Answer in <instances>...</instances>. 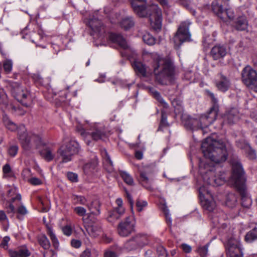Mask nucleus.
<instances>
[{
	"instance_id": "nucleus-56",
	"label": "nucleus",
	"mask_w": 257,
	"mask_h": 257,
	"mask_svg": "<svg viewBox=\"0 0 257 257\" xmlns=\"http://www.w3.org/2000/svg\"><path fill=\"white\" fill-rule=\"evenodd\" d=\"M10 240V238L9 236H5L3 239L1 243V246L4 249H8V242Z\"/></svg>"
},
{
	"instance_id": "nucleus-44",
	"label": "nucleus",
	"mask_w": 257,
	"mask_h": 257,
	"mask_svg": "<svg viewBox=\"0 0 257 257\" xmlns=\"http://www.w3.org/2000/svg\"><path fill=\"white\" fill-rule=\"evenodd\" d=\"M208 244H206L203 246L199 247L197 252L201 257H206L208 252Z\"/></svg>"
},
{
	"instance_id": "nucleus-14",
	"label": "nucleus",
	"mask_w": 257,
	"mask_h": 257,
	"mask_svg": "<svg viewBox=\"0 0 257 257\" xmlns=\"http://www.w3.org/2000/svg\"><path fill=\"white\" fill-rule=\"evenodd\" d=\"M212 9L213 12L223 20L225 21L227 18L229 20H232L234 17L233 10L230 8L224 9L217 0L212 2Z\"/></svg>"
},
{
	"instance_id": "nucleus-25",
	"label": "nucleus",
	"mask_w": 257,
	"mask_h": 257,
	"mask_svg": "<svg viewBox=\"0 0 257 257\" xmlns=\"http://www.w3.org/2000/svg\"><path fill=\"white\" fill-rule=\"evenodd\" d=\"M86 229L88 233L94 238L97 237L102 231L101 225L97 223L87 225Z\"/></svg>"
},
{
	"instance_id": "nucleus-1",
	"label": "nucleus",
	"mask_w": 257,
	"mask_h": 257,
	"mask_svg": "<svg viewBox=\"0 0 257 257\" xmlns=\"http://www.w3.org/2000/svg\"><path fill=\"white\" fill-rule=\"evenodd\" d=\"M3 122L5 127L10 131H17L18 139L24 149L29 150L33 148L37 149L44 145L39 135L32 132L27 133L24 125L18 126L6 114L3 115Z\"/></svg>"
},
{
	"instance_id": "nucleus-15",
	"label": "nucleus",
	"mask_w": 257,
	"mask_h": 257,
	"mask_svg": "<svg viewBox=\"0 0 257 257\" xmlns=\"http://www.w3.org/2000/svg\"><path fill=\"white\" fill-rule=\"evenodd\" d=\"M109 39L112 43L117 44L121 48L126 51L121 52L122 56L129 57L131 52L133 53V55H136L135 52L133 51L127 44L125 40L120 34L111 33L109 36Z\"/></svg>"
},
{
	"instance_id": "nucleus-30",
	"label": "nucleus",
	"mask_w": 257,
	"mask_h": 257,
	"mask_svg": "<svg viewBox=\"0 0 257 257\" xmlns=\"http://www.w3.org/2000/svg\"><path fill=\"white\" fill-rule=\"evenodd\" d=\"M41 156L47 161L52 160L54 157V150L50 147H46L40 151Z\"/></svg>"
},
{
	"instance_id": "nucleus-46",
	"label": "nucleus",
	"mask_w": 257,
	"mask_h": 257,
	"mask_svg": "<svg viewBox=\"0 0 257 257\" xmlns=\"http://www.w3.org/2000/svg\"><path fill=\"white\" fill-rule=\"evenodd\" d=\"M12 113H15L17 115H23L24 114V111L22 110L20 107H17L14 106L13 104H10V109Z\"/></svg>"
},
{
	"instance_id": "nucleus-7",
	"label": "nucleus",
	"mask_w": 257,
	"mask_h": 257,
	"mask_svg": "<svg viewBox=\"0 0 257 257\" xmlns=\"http://www.w3.org/2000/svg\"><path fill=\"white\" fill-rule=\"evenodd\" d=\"M213 167H211L207 163L201 162L199 164V172L208 185L212 186L221 185L225 181L224 178H216L214 176Z\"/></svg>"
},
{
	"instance_id": "nucleus-59",
	"label": "nucleus",
	"mask_w": 257,
	"mask_h": 257,
	"mask_svg": "<svg viewBox=\"0 0 257 257\" xmlns=\"http://www.w3.org/2000/svg\"><path fill=\"white\" fill-rule=\"evenodd\" d=\"M168 124L167 122L166 117L165 116L164 112H162V118L160 125V128L162 127L168 126Z\"/></svg>"
},
{
	"instance_id": "nucleus-35",
	"label": "nucleus",
	"mask_w": 257,
	"mask_h": 257,
	"mask_svg": "<svg viewBox=\"0 0 257 257\" xmlns=\"http://www.w3.org/2000/svg\"><path fill=\"white\" fill-rule=\"evenodd\" d=\"M135 166L137 169L136 175L139 177L140 181L144 182L145 181V166L143 164L141 165L135 164Z\"/></svg>"
},
{
	"instance_id": "nucleus-34",
	"label": "nucleus",
	"mask_w": 257,
	"mask_h": 257,
	"mask_svg": "<svg viewBox=\"0 0 257 257\" xmlns=\"http://www.w3.org/2000/svg\"><path fill=\"white\" fill-rule=\"evenodd\" d=\"M0 104L5 108L10 109V104L7 95L3 88H0Z\"/></svg>"
},
{
	"instance_id": "nucleus-64",
	"label": "nucleus",
	"mask_w": 257,
	"mask_h": 257,
	"mask_svg": "<svg viewBox=\"0 0 257 257\" xmlns=\"http://www.w3.org/2000/svg\"><path fill=\"white\" fill-rule=\"evenodd\" d=\"M104 257H117L116 253L111 250H107L104 253Z\"/></svg>"
},
{
	"instance_id": "nucleus-33",
	"label": "nucleus",
	"mask_w": 257,
	"mask_h": 257,
	"mask_svg": "<svg viewBox=\"0 0 257 257\" xmlns=\"http://www.w3.org/2000/svg\"><path fill=\"white\" fill-rule=\"evenodd\" d=\"M244 240L247 243H251L257 240V227H254L247 232L245 236Z\"/></svg>"
},
{
	"instance_id": "nucleus-10",
	"label": "nucleus",
	"mask_w": 257,
	"mask_h": 257,
	"mask_svg": "<svg viewBox=\"0 0 257 257\" xmlns=\"http://www.w3.org/2000/svg\"><path fill=\"white\" fill-rule=\"evenodd\" d=\"M190 23L188 21L182 22L179 25L178 30L174 37L175 45L179 47L183 43L189 41L191 34L189 31Z\"/></svg>"
},
{
	"instance_id": "nucleus-58",
	"label": "nucleus",
	"mask_w": 257,
	"mask_h": 257,
	"mask_svg": "<svg viewBox=\"0 0 257 257\" xmlns=\"http://www.w3.org/2000/svg\"><path fill=\"white\" fill-rule=\"evenodd\" d=\"M63 233L67 236H69L72 233V228L70 226L66 225L62 228Z\"/></svg>"
},
{
	"instance_id": "nucleus-63",
	"label": "nucleus",
	"mask_w": 257,
	"mask_h": 257,
	"mask_svg": "<svg viewBox=\"0 0 257 257\" xmlns=\"http://www.w3.org/2000/svg\"><path fill=\"white\" fill-rule=\"evenodd\" d=\"M91 250L89 248H86L81 254L80 257H91Z\"/></svg>"
},
{
	"instance_id": "nucleus-49",
	"label": "nucleus",
	"mask_w": 257,
	"mask_h": 257,
	"mask_svg": "<svg viewBox=\"0 0 257 257\" xmlns=\"http://www.w3.org/2000/svg\"><path fill=\"white\" fill-rule=\"evenodd\" d=\"M158 257H167L168 254L165 248L162 246H159L157 248Z\"/></svg>"
},
{
	"instance_id": "nucleus-9",
	"label": "nucleus",
	"mask_w": 257,
	"mask_h": 257,
	"mask_svg": "<svg viewBox=\"0 0 257 257\" xmlns=\"http://www.w3.org/2000/svg\"><path fill=\"white\" fill-rule=\"evenodd\" d=\"M79 151V144L75 141H70L66 146H61L57 151L60 155L62 162L67 163L72 160V157Z\"/></svg>"
},
{
	"instance_id": "nucleus-29",
	"label": "nucleus",
	"mask_w": 257,
	"mask_h": 257,
	"mask_svg": "<svg viewBox=\"0 0 257 257\" xmlns=\"http://www.w3.org/2000/svg\"><path fill=\"white\" fill-rule=\"evenodd\" d=\"M101 154L103 157V164L105 169L108 172H111L113 170V163L108 153L106 150L104 149L102 151Z\"/></svg>"
},
{
	"instance_id": "nucleus-19",
	"label": "nucleus",
	"mask_w": 257,
	"mask_h": 257,
	"mask_svg": "<svg viewBox=\"0 0 257 257\" xmlns=\"http://www.w3.org/2000/svg\"><path fill=\"white\" fill-rule=\"evenodd\" d=\"M88 24L92 31V35H94L95 34H101L104 32L103 25L101 22L94 16L89 19Z\"/></svg>"
},
{
	"instance_id": "nucleus-40",
	"label": "nucleus",
	"mask_w": 257,
	"mask_h": 257,
	"mask_svg": "<svg viewBox=\"0 0 257 257\" xmlns=\"http://www.w3.org/2000/svg\"><path fill=\"white\" fill-rule=\"evenodd\" d=\"M16 200H18L19 201H21V196L20 194H17L15 197H13L12 199V201H11V203H10L9 207L8 208L7 212H8V213H14L15 212V211H16L15 207L14 206V205L13 204V203Z\"/></svg>"
},
{
	"instance_id": "nucleus-11",
	"label": "nucleus",
	"mask_w": 257,
	"mask_h": 257,
	"mask_svg": "<svg viewBox=\"0 0 257 257\" xmlns=\"http://www.w3.org/2000/svg\"><path fill=\"white\" fill-rule=\"evenodd\" d=\"M9 87L13 96L24 105L28 106V105L25 100L29 96V92L16 82H11Z\"/></svg>"
},
{
	"instance_id": "nucleus-17",
	"label": "nucleus",
	"mask_w": 257,
	"mask_h": 257,
	"mask_svg": "<svg viewBox=\"0 0 257 257\" xmlns=\"http://www.w3.org/2000/svg\"><path fill=\"white\" fill-rule=\"evenodd\" d=\"M144 236L143 235L137 234L127 240L123 245V248L128 251L137 249L143 246Z\"/></svg>"
},
{
	"instance_id": "nucleus-22",
	"label": "nucleus",
	"mask_w": 257,
	"mask_h": 257,
	"mask_svg": "<svg viewBox=\"0 0 257 257\" xmlns=\"http://www.w3.org/2000/svg\"><path fill=\"white\" fill-rule=\"evenodd\" d=\"M210 53L214 60H218L226 55L227 49L223 46L217 45L212 48Z\"/></svg>"
},
{
	"instance_id": "nucleus-32",
	"label": "nucleus",
	"mask_w": 257,
	"mask_h": 257,
	"mask_svg": "<svg viewBox=\"0 0 257 257\" xmlns=\"http://www.w3.org/2000/svg\"><path fill=\"white\" fill-rule=\"evenodd\" d=\"M225 203L230 208H233L237 204V197L233 193H228L225 198Z\"/></svg>"
},
{
	"instance_id": "nucleus-42",
	"label": "nucleus",
	"mask_w": 257,
	"mask_h": 257,
	"mask_svg": "<svg viewBox=\"0 0 257 257\" xmlns=\"http://www.w3.org/2000/svg\"><path fill=\"white\" fill-rule=\"evenodd\" d=\"M13 62L11 60L6 59L3 62V68L6 73H9L12 71Z\"/></svg>"
},
{
	"instance_id": "nucleus-57",
	"label": "nucleus",
	"mask_w": 257,
	"mask_h": 257,
	"mask_svg": "<svg viewBox=\"0 0 257 257\" xmlns=\"http://www.w3.org/2000/svg\"><path fill=\"white\" fill-rule=\"evenodd\" d=\"M28 182L33 185H38L42 184V181L36 177L31 178Z\"/></svg>"
},
{
	"instance_id": "nucleus-23",
	"label": "nucleus",
	"mask_w": 257,
	"mask_h": 257,
	"mask_svg": "<svg viewBox=\"0 0 257 257\" xmlns=\"http://www.w3.org/2000/svg\"><path fill=\"white\" fill-rule=\"evenodd\" d=\"M239 118V112L237 108H231L224 115V120L229 124L234 123Z\"/></svg>"
},
{
	"instance_id": "nucleus-12",
	"label": "nucleus",
	"mask_w": 257,
	"mask_h": 257,
	"mask_svg": "<svg viewBox=\"0 0 257 257\" xmlns=\"http://www.w3.org/2000/svg\"><path fill=\"white\" fill-rule=\"evenodd\" d=\"M199 191L202 197L201 204L203 208L209 212L213 211L216 207V203L212 198L210 190L202 186L200 187Z\"/></svg>"
},
{
	"instance_id": "nucleus-3",
	"label": "nucleus",
	"mask_w": 257,
	"mask_h": 257,
	"mask_svg": "<svg viewBox=\"0 0 257 257\" xmlns=\"http://www.w3.org/2000/svg\"><path fill=\"white\" fill-rule=\"evenodd\" d=\"M201 149L204 156L215 163H220L227 159L228 153L225 145L221 141L211 137L207 138L202 143Z\"/></svg>"
},
{
	"instance_id": "nucleus-26",
	"label": "nucleus",
	"mask_w": 257,
	"mask_h": 257,
	"mask_svg": "<svg viewBox=\"0 0 257 257\" xmlns=\"http://www.w3.org/2000/svg\"><path fill=\"white\" fill-rule=\"evenodd\" d=\"M132 65L138 76L145 77V66L141 61L135 58L134 62H132Z\"/></svg>"
},
{
	"instance_id": "nucleus-50",
	"label": "nucleus",
	"mask_w": 257,
	"mask_h": 257,
	"mask_svg": "<svg viewBox=\"0 0 257 257\" xmlns=\"http://www.w3.org/2000/svg\"><path fill=\"white\" fill-rule=\"evenodd\" d=\"M236 146L242 150L245 151L247 148H249V145L243 140H238L236 142Z\"/></svg>"
},
{
	"instance_id": "nucleus-6",
	"label": "nucleus",
	"mask_w": 257,
	"mask_h": 257,
	"mask_svg": "<svg viewBox=\"0 0 257 257\" xmlns=\"http://www.w3.org/2000/svg\"><path fill=\"white\" fill-rule=\"evenodd\" d=\"M146 17L148 18L151 27L155 30L162 28V14L161 9L156 4L146 7Z\"/></svg>"
},
{
	"instance_id": "nucleus-62",
	"label": "nucleus",
	"mask_w": 257,
	"mask_h": 257,
	"mask_svg": "<svg viewBox=\"0 0 257 257\" xmlns=\"http://www.w3.org/2000/svg\"><path fill=\"white\" fill-rule=\"evenodd\" d=\"M17 212L19 214H20L22 215H25L27 213L28 211L24 206L21 205L18 208Z\"/></svg>"
},
{
	"instance_id": "nucleus-39",
	"label": "nucleus",
	"mask_w": 257,
	"mask_h": 257,
	"mask_svg": "<svg viewBox=\"0 0 257 257\" xmlns=\"http://www.w3.org/2000/svg\"><path fill=\"white\" fill-rule=\"evenodd\" d=\"M39 242L41 246L45 249H48L50 247V242L45 235H42L39 237Z\"/></svg>"
},
{
	"instance_id": "nucleus-37",
	"label": "nucleus",
	"mask_w": 257,
	"mask_h": 257,
	"mask_svg": "<svg viewBox=\"0 0 257 257\" xmlns=\"http://www.w3.org/2000/svg\"><path fill=\"white\" fill-rule=\"evenodd\" d=\"M172 104L174 107L176 113H180L183 111L182 102L177 98L174 99Z\"/></svg>"
},
{
	"instance_id": "nucleus-16",
	"label": "nucleus",
	"mask_w": 257,
	"mask_h": 257,
	"mask_svg": "<svg viewBox=\"0 0 257 257\" xmlns=\"http://www.w3.org/2000/svg\"><path fill=\"white\" fill-rule=\"evenodd\" d=\"M76 131L85 139L87 145H90L91 144V141L87 140L88 136H91L92 140L95 141L101 140L105 136V133L98 129L89 132H86L81 125L77 127Z\"/></svg>"
},
{
	"instance_id": "nucleus-8",
	"label": "nucleus",
	"mask_w": 257,
	"mask_h": 257,
	"mask_svg": "<svg viewBox=\"0 0 257 257\" xmlns=\"http://www.w3.org/2000/svg\"><path fill=\"white\" fill-rule=\"evenodd\" d=\"M241 81L250 90L257 93V72L251 66H245L241 71Z\"/></svg>"
},
{
	"instance_id": "nucleus-18",
	"label": "nucleus",
	"mask_w": 257,
	"mask_h": 257,
	"mask_svg": "<svg viewBox=\"0 0 257 257\" xmlns=\"http://www.w3.org/2000/svg\"><path fill=\"white\" fill-rule=\"evenodd\" d=\"M227 254L230 257H242V252L239 243L236 240H229Z\"/></svg>"
},
{
	"instance_id": "nucleus-53",
	"label": "nucleus",
	"mask_w": 257,
	"mask_h": 257,
	"mask_svg": "<svg viewBox=\"0 0 257 257\" xmlns=\"http://www.w3.org/2000/svg\"><path fill=\"white\" fill-rule=\"evenodd\" d=\"M245 152L250 159H254L255 158L256 154L255 151L251 148L250 146H249V148H247Z\"/></svg>"
},
{
	"instance_id": "nucleus-4",
	"label": "nucleus",
	"mask_w": 257,
	"mask_h": 257,
	"mask_svg": "<svg viewBox=\"0 0 257 257\" xmlns=\"http://www.w3.org/2000/svg\"><path fill=\"white\" fill-rule=\"evenodd\" d=\"M231 164L232 171L231 181L240 194L242 206L248 208L251 205L252 201L247 192L246 179L242 166L239 162L235 160L232 161Z\"/></svg>"
},
{
	"instance_id": "nucleus-48",
	"label": "nucleus",
	"mask_w": 257,
	"mask_h": 257,
	"mask_svg": "<svg viewBox=\"0 0 257 257\" xmlns=\"http://www.w3.org/2000/svg\"><path fill=\"white\" fill-rule=\"evenodd\" d=\"M49 234L50 235L51 239L53 242L54 247L56 249H57L59 246V242L55 235L53 233L52 231L51 230H50L49 231Z\"/></svg>"
},
{
	"instance_id": "nucleus-36",
	"label": "nucleus",
	"mask_w": 257,
	"mask_h": 257,
	"mask_svg": "<svg viewBox=\"0 0 257 257\" xmlns=\"http://www.w3.org/2000/svg\"><path fill=\"white\" fill-rule=\"evenodd\" d=\"M121 26L125 30H128L134 26V22L132 18H123L120 22Z\"/></svg>"
},
{
	"instance_id": "nucleus-31",
	"label": "nucleus",
	"mask_w": 257,
	"mask_h": 257,
	"mask_svg": "<svg viewBox=\"0 0 257 257\" xmlns=\"http://www.w3.org/2000/svg\"><path fill=\"white\" fill-rule=\"evenodd\" d=\"M85 205L88 208L92 214L96 215L100 214V203L98 200L93 201L90 204L86 203Z\"/></svg>"
},
{
	"instance_id": "nucleus-45",
	"label": "nucleus",
	"mask_w": 257,
	"mask_h": 257,
	"mask_svg": "<svg viewBox=\"0 0 257 257\" xmlns=\"http://www.w3.org/2000/svg\"><path fill=\"white\" fill-rule=\"evenodd\" d=\"M18 151V147L17 145H12L8 150V154L12 157H15Z\"/></svg>"
},
{
	"instance_id": "nucleus-55",
	"label": "nucleus",
	"mask_w": 257,
	"mask_h": 257,
	"mask_svg": "<svg viewBox=\"0 0 257 257\" xmlns=\"http://www.w3.org/2000/svg\"><path fill=\"white\" fill-rule=\"evenodd\" d=\"M3 172L5 176H10V174L12 172V169L9 164H6L3 166Z\"/></svg>"
},
{
	"instance_id": "nucleus-13",
	"label": "nucleus",
	"mask_w": 257,
	"mask_h": 257,
	"mask_svg": "<svg viewBox=\"0 0 257 257\" xmlns=\"http://www.w3.org/2000/svg\"><path fill=\"white\" fill-rule=\"evenodd\" d=\"M135 221L133 217H126L118 225L117 231L119 235L126 237L135 231Z\"/></svg>"
},
{
	"instance_id": "nucleus-38",
	"label": "nucleus",
	"mask_w": 257,
	"mask_h": 257,
	"mask_svg": "<svg viewBox=\"0 0 257 257\" xmlns=\"http://www.w3.org/2000/svg\"><path fill=\"white\" fill-rule=\"evenodd\" d=\"M149 91L152 94L153 96L155 97L160 103H161L164 107L167 108L168 104L165 102L160 93L153 88H149Z\"/></svg>"
},
{
	"instance_id": "nucleus-52",
	"label": "nucleus",
	"mask_w": 257,
	"mask_h": 257,
	"mask_svg": "<svg viewBox=\"0 0 257 257\" xmlns=\"http://www.w3.org/2000/svg\"><path fill=\"white\" fill-rule=\"evenodd\" d=\"M156 43V39L150 34H146V44L153 45Z\"/></svg>"
},
{
	"instance_id": "nucleus-54",
	"label": "nucleus",
	"mask_w": 257,
	"mask_h": 257,
	"mask_svg": "<svg viewBox=\"0 0 257 257\" xmlns=\"http://www.w3.org/2000/svg\"><path fill=\"white\" fill-rule=\"evenodd\" d=\"M68 179L71 182H77L78 181V175L77 174L68 172L67 174Z\"/></svg>"
},
{
	"instance_id": "nucleus-27",
	"label": "nucleus",
	"mask_w": 257,
	"mask_h": 257,
	"mask_svg": "<svg viewBox=\"0 0 257 257\" xmlns=\"http://www.w3.org/2000/svg\"><path fill=\"white\" fill-rule=\"evenodd\" d=\"M124 208H115L109 212L107 220L109 222H113L118 219L124 213Z\"/></svg>"
},
{
	"instance_id": "nucleus-51",
	"label": "nucleus",
	"mask_w": 257,
	"mask_h": 257,
	"mask_svg": "<svg viewBox=\"0 0 257 257\" xmlns=\"http://www.w3.org/2000/svg\"><path fill=\"white\" fill-rule=\"evenodd\" d=\"M32 173L30 169H25L22 172V176L24 180L28 181V180L31 178Z\"/></svg>"
},
{
	"instance_id": "nucleus-20",
	"label": "nucleus",
	"mask_w": 257,
	"mask_h": 257,
	"mask_svg": "<svg viewBox=\"0 0 257 257\" xmlns=\"http://www.w3.org/2000/svg\"><path fill=\"white\" fill-rule=\"evenodd\" d=\"M215 80V85L221 92H226L229 88L231 83L229 79L222 74H219Z\"/></svg>"
},
{
	"instance_id": "nucleus-61",
	"label": "nucleus",
	"mask_w": 257,
	"mask_h": 257,
	"mask_svg": "<svg viewBox=\"0 0 257 257\" xmlns=\"http://www.w3.org/2000/svg\"><path fill=\"white\" fill-rule=\"evenodd\" d=\"M180 247H181L182 250L186 253H189L192 250L191 247L187 244H182L180 245Z\"/></svg>"
},
{
	"instance_id": "nucleus-24",
	"label": "nucleus",
	"mask_w": 257,
	"mask_h": 257,
	"mask_svg": "<svg viewBox=\"0 0 257 257\" xmlns=\"http://www.w3.org/2000/svg\"><path fill=\"white\" fill-rule=\"evenodd\" d=\"M145 0H132L131 4L135 13L139 17L145 16Z\"/></svg>"
},
{
	"instance_id": "nucleus-2",
	"label": "nucleus",
	"mask_w": 257,
	"mask_h": 257,
	"mask_svg": "<svg viewBox=\"0 0 257 257\" xmlns=\"http://www.w3.org/2000/svg\"><path fill=\"white\" fill-rule=\"evenodd\" d=\"M154 61V72L156 80L161 85L172 83L175 79V66L171 57L157 55Z\"/></svg>"
},
{
	"instance_id": "nucleus-21",
	"label": "nucleus",
	"mask_w": 257,
	"mask_h": 257,
	"mask_svg": "<svg viewBox=\"0 0 257 257\" xmlns=\"http://www.w3.org/2000/svg\"><path fill=\"white\" fill-rule=\"evenodd\" d=\"M10 257H29L31 253L26 246H22L15 249H9Z\"/></svg>"
},
{
	"instance_id": "nucleus-5",
	"label": "nucleus",
	"mask_w": 257,
	"mask_h": 257,
	"mask_svg": "<svg viewBox=\"0 0 257 257\" xmlns=\"http://www.w3.org/2000/svg\"><path fill=\"white\" fill-rule=\"evenodd\" d=\"M207 93L212 99L213 105L208 112L202 114L200 116L199 120L194 118L190 119L187 123L185 124V125L187 127L192 130L200 128L203 130L204 128L212 123L216 119L218 112V107L217 105L218 101L213 93L209 91H207Z\"/></svg>"
},
{
	"instance_id": "nucleus-43",
	"label": "nucleus",
	"mask_w": 257,
	"mask_h": 257,
	"mask_svg": "<svg viewBox=\"0 0 257 257\" xmlns=\"http://www.w3.org/2000/svg\"><path fill=\"white\" fill-rule=\"evenodd\" d=\"M72 199L75 204L85 205L87 203V199L82 196L73 195Z\"/></svg>"
},
{
	"instance_id": "nucleus-60",
	"label": "nucleus",
	"mask_w": 257,
	"mask_h": 257,
	"mask_svg": "<svg viewBox=\"0 0 257 257\" xmlns=\"http://www.w3.org/2000/svg\"><path fill=\"white\" fill-rule=\"evenodd\" d=\"M71 245L75 248H79L81 245V242L79 240L72 239L71 241Z\"/></svg>"
},
{
	"instance_id": "nucleus-41",
	"label": "nucleus",
	"mask_w": 257,
	"mask_h": 257,
	"mask_svg": "<svg viewBox=\"0 0 257 257\" xmlns=\"http://www.w3.org/2000/svg\"><path fill=\"white\" fill-rule=\"evenodd\" d=\"M121 176L123 181L127 184L129 185H133L134 184V180L132 177L127 173L123 172L121 173Z\"/></svg>"
},
{
	"instance_id": "nucleus-28",
	"label": "nucleus",
	"mask_w": 257,
	"mask_h": 257,
	"mask_svg": "<svg viewBox=\"0 0 257 257\" xmlns=\"http://www.w3.org/2000/svg\"><path fill=\"white\" fill-rule=\"evenodd\" d=\"M248 26L247 21L244 16H241L237 18L235 21L233 27L238 31H244Z\"/></svg>"
},
{
	"instance_id": "nucleus-47",
	"label": "nucleus",
	"mask_w": 257,
	"mask_h": 257,
	"mask_svg": "<svg viewBox=\"0 0 257 257\" xmlns=\"http://www.w3.org/2000/svg\"><path fill=\"white\" fill-rule=\"evenodd\" d=\"M74 211L80 216H84L86 213V210L83 207L78 206L74 208Z\"/></svg>"
}]
</instances>
